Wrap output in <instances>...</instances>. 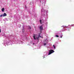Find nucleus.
I'll use <instances>...</instances> for the list:
<instances>
[{
    "label": "nucleus",
    "mask_w": 74,
    "mask_h": 74,
    "mask_svg": "<svg viewBox=\"0 0 74 74\" xmlns=\"http://www.w3.org/2000/svg\"><path fill=\"white\" fill-rule=\"evenodd\" d=\"M55 52V51H53V50L51 49L49 51V55H51V53H53Z\"/></svg>",
    "instance_id": "f257e3e1"
},
{
    "label": "nucleus",
    "mask_w": 74,
    "mask_h": 74,
    "mask_svg": "<svg viewBox=\"0 0 74 74\" xmlns=\"http://www.w3.org/2000/svg\"><path fill=\"white\" fill-rule=\"evenodd\" d=\"M40 32H42V30L43 29V27H42V25H41L40 27Z\"/></svg>",
    "instance_id": "f03ea898"
},
{
    "label": "nucleus",
    "mask_w": 74,
    "mask_h": 74,
    "mask_svg": "<svg viewBox=\"0 0 74 74\" xmlns=\"http://www.w3.org/2000/svg\"><path fill=\"white\" fill-rule=\"evenodd\" d=\"M40 37H41V36H40V34H39V35L38 36V37H36V39L38 41H39V38Z\"/></svg>",
    "instance_id": "7ed1b4c3"
},
{
    "label": "nucleus",
    "mask_w": 74,
    "mask_h": 74,
    "mask_svg": "<svg viewBox=\"0 0 74 74\" xmlns=\"http://www.w3.org/2000/svg\"><path fill=\"white\" fill-rule=\"evenodd\" d=\"M33 38L35 40H36V35H35V34H34Z\"/></svg>",
    "instance_id": "20e7f679"
},
{
    "label": "nucleus",
    "mask_w": 74,
    "mask_h": 74,
    "mask_svg": "<svg viewBox=\"0 0 74 74\" xmlns=\"http://www.w3.org/2000/svg\"><path fill=\"white\" fill-rule=\"evenodd\" d=\"M3 15V17H4V16H7V14H6V13H4Z\"/></svg>",
    "instance_id": "39448f33"
},
{
    "label": "nucleus",
    "mask_w": 74,
    "mask_h": 74,
    "mask_svg": "<svg viewBox=\"0 0 74 74\" xmlns=\"http://www.w3.org/2000/svg\"><path fill=\"white\" fill-rule=\"evenodd\" d=\"M22 31H23V32H25V29H24V28H23V27L22 29Z\"/></svg>",
    "instance_id": "423d86ee"
},
{
    "label": "nucleus",
    "mask_w": 74,
    "mask_h": 74,
    "mask_svg": "<svg viewBox=\"0 0 74 74\" xmlns=\"http://www.w3.org/2000/svg\"><path fill=\"white\" fill-rule=\"evenodd\" d=\"M4 8H3L2 9V11L3 12H4Z\"/></svg>",
    "instance_id": "0eeeda50"
},
{
    "label": "nucleus",
    "mask_w": 74,
    "mask_h": 74,
    "mask_svg": "<svg viewBox=\"0 0 74 74\" xmlns=\"http://www.w3.org/2000/svg\"><path fill=\"white\" fill-rule=\"evenodd\" d=\"M2 16H3V14H1L0 15V17L1 18V17Z\"/></svg>",
    "instance_id": "6e6552de"
},
{
    "label": "nucleus",
    "mask_w": 74,
    "mask_h": 74,
    "mask_svg": "<svg viewBox=\"0 0 74 74\" xmlns=\"http://www.w3.org/2000/svg\"><path fill=\"white\" fill-rule=\"evenodd\" d=\"M56 36L57 37H59V36L58 35H56Z\"/></svg>",
    "instance_id": "1a4fd4ad"
},
{
    "label": "nucleus",
    "mask_w": 74,
    "mask_h": 74,
    "mask_svg": "<svg viewBox=\"0 0 74 74\" xmlns=\"http://www.w3.org/2000/svg\"><path fill=\"white\" fill-rule=\"evenodd\" d=\"M53 46L54 49H55V48H56L55 47V45H53Z\"/></svg>",
    "instance_id": "9d476101"
},
{
    "label": "nucleus",
    "mask_w": 74,
    "mask_h": 74,
    "mask_svg": "<svg viewBox=\"0 0 74 74\" xmlns=\"http://www.w3.org/2000/svg\"><path fill=\"white\" fill-rule=\"evenodd\" d=\"M40 23H41V20H40Z\"/></svg>",
    "instance_id": "9b49d317"
},
{
    "label": "nucleus",
    "mask_w": 74,
    "mask_h": 74,
    "mask_svg": "<svg viewBox=\"0 0 74 74\" xmlns=\"http://www.w3.org/2000/svg\"><path fill=\"white\" fill-rule=\"evenodd\" d=\"M47 45V44H46V43H45L44 44V45Z\"/></svg>",
    "instance_id": "f8f14e48"
},
{
    "label": "nucleus",
    "mask_w": 74,
    "mask_h": 74,
    "mask_svg": "<svg viewBox=\"0 0 74 74\" xmlns=\"http://www.w3.org/2000/svg\"><path fill=\"white\" fill-rule=\"evenodd\" d=\"M0 32H1V29L0 28Z\"/></svg>",
    "instance_id": "ddd939ff"
},
{
    "label": "nucleus",
    "mask_w": 74,
    "mask_h": 74,
    "mask_svg": "<svg viewBox=\"0 0 74 74\" xmlns=\"http://www.w3.org/2000/svg\"><path fill=\"white\" fill-rule=\"evenodd\" d=\"M60 38H62V36H60Z\"/></svg>",
    "instance_id": "4468645a"
},
{
    "label": "nucleus",
    "mask_w": 74,
    "mask_h": 74,
    "mask_svg": "<svg viewBox=\"0 0 74 74\" xmlns=\"http://www.w3.org/2000/svg\"><path fill=\"white\" fill-rule=\"evenodd\" d=\"M44 58H45V57H44Z\"/></svg>",
    "instance_id": "2eb2a0df"
}]
</instances>
